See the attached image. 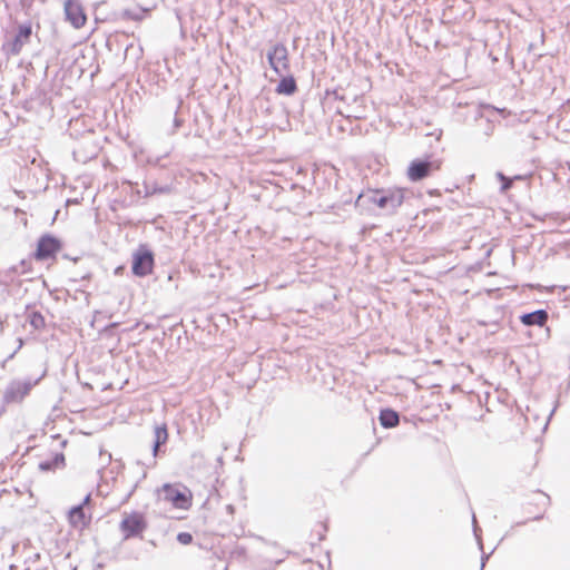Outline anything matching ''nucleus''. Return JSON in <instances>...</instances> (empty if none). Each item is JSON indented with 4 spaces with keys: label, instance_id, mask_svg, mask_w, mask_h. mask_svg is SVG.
Here are the masks:
<instances>
[{
    "label": "nucleus",
    "instance_id": "obj_1",
    "mask_svg": "<svg viewBox=\"0 0 570 570\" xmlns=\"http://www.w3.org/2000/svg\"><path fill=\"white\" fill-rule=\"evenodd\" d=\"M362 198H366L367 202L382 208L387 214L393 215L404 202L405 189L392 187L386 189L371 190L367 195L361 194L356 203H358Z\"/></svg>",
    "mask_w": 570,
    "mask_h": 570
},
{
    "label": "nucleus",
    "instance_id": "obj_2",
    "mask_svg": "<svg viewBox=\"0 0 570 570\" xmlns=\"http://www.w3.org/2000/svg\"><path fill=\"white\" fill-rule=\"evenodd\" d=\"M45 376V373L41 374L37 379L26 377V379H14L8 383L3 393H2V403L3 404H17L21 403L24 397L30 393V391L39 384V382Z\"/></svg>",
    "mask_w": 570,
    "mask_h": 570
},
{
    "label": "nucleus",
    "instance_id": "obj_3",
    "mask_svg": "<svg viewBox=\"0 0 570 570\" xmlns=\"http://www.w3.org/2000/svg\"><path fill=\"white\" fill-rule=\"evenodd\" d=\"M326 96H333L335 100H340L346 105V111L337 108L336 114L347 119H363L366 117L363 95H341L337 89H334L326 90Z\"/></svg>",
    "mask_w": 570,
    "mask_h": 570
},
{
    "label": "nucleus",
    "instance_id": "obj_4",
    "mask_svg": "<svg viewBox=\"0 0 570 570\" xmlns=\"http://www.w3.org/2000/svg\"><path fill=\"white\" fill-rule=\"evenodd\" d=\"M159 499L173 504L174 508L187 510L191 505V493L181 484L165 483L157 489Z\"/></svg>",
    "mask_w": 570,
    "mask_h": 570
},
{
    "label": "nucleus",
    "instance_id": "obj_5",
    "mask_svg": "<svg viewBox=\"0 0 570 570\" xmlns=\"http://www.w3.org/2000/svg\"><path fill=\"white\" fill-rule=\"evenodd\" d=\"M148 528L145 515L139 511L125 513L119 524V529L124 535V540L132 538H142V533Z\"/></svg>",
    "mask_w": 570,
    "mask_h": 570
},
{
    "label": "nucleus",
    "instance_id": "obj_6",
    "mask_svg": "<svg viewBox=\"0 0 570 570\" xmlns=\"http://www.w3.org/2000/svg\"><path fill=\"white\" fill-rule=\"evenodd\" d=\"M155 264V255L146 245L140 244L132 253L131 272L137 277H145L151 274Z\"/></svg>",
    "mask_w": 570,
    "mask_h": 570
},
{
    "label": "nucleus",
    "instance_id": "obj_7",
    "mask_svg": "<svg viewBox=\"0 0 570 570\" xmlns=\"http://www.w3.org/2000/svg\"><path fill=\"white\" fill-rule=\"evenodd\" d=\"M32 36V24L30 21L18 26L16 35L3 42L2 51L8 56L20 55L23 46L30 42Z\"/></svg>",
    "mask_w": 570,
    "mask_h": 570
},
{
    "label": "nucleus",
    "instance_id": "obj_8",
    "mask_svg": "<svg viewBox=\"0 0 570 570\" xmlns=\"http://www.w3.org/2000/svg\"><path fill=\"white\" fill-rule=\"evenodd\" d=\"M61 248V239L50 233H46L38 238L33 257L39 262L48 261L55 258Z\"/></svg>",
    "mask_w": 570,
    "mask_h": 570
},
{
    "label": "nucleus",
    "instance_id": "obj_9",
    "mask_svg": "<svg viewBox=\"0 0 570 570\" xmlns=\"http://www.w3.org/2000/svg\"><path fill=\"white\" fill-rule=\"evenodd\" d=\"M267 61L273 71L283 76L289 70L288 51L285 45L277 42L273 45L267 51Z\"/></svg>",
    "mask_w": 570,
    "mask_h": 570
},
{
    "label": "nucleus",
    "instance_id": "obj_10",
    "mask_svg": "<svg viewBox=\"0 0 570 570\" xmlns=\"http://www.w3.org/2000/svg\"><path fill=\"white\" fill-rule=\"evenodd\" d=\"M440 168V163L416 158L412 160L407 167V177L411 181L416 183L429 177L433 170Z\"/></svg>",
    "mask_w": 570,
    "mask_h": 570
},
{
    "label": "nucleus",
    "instance_id": "obj_11",
    "mask_svg": "<svg viewBox=\"0 0 570 570\" xmlns=\"http://www.w3.org/2000/svg\"><path fill=\"white\" fill-rule=\"evenodd\" d=\"M65 17L70 24L80 29L87 21V16L81 3L78 0H66L65 1Z\"/></svg>",
    "mask_w": 570,
    "mask_h": 570
},
{
    "label": "nucleus",
    "instance_id": "obj_12",
    "mask_svg": "<svg viewBox=\"0 0 570 570\" xmlns=\"http://www.w3.org/2000/svg\"><path fill=\"white\" fill-rule=\"evenodd\" d=\"M168 441V430L165 423L156 425L154 429V440L151 444L153 459L147 466H154L156 464V459L164 453L161 446L165 445Z\"/></svg>",
    "mask_w": 570,
    "mask_h": 570
},
{
    "label": "nucleus",
    "instance_id": "obj_13",
    "mask_svg": "<svg viewBox=\"0 0 570 570\" xmlns=\"http://www.w3.org/2000/svg\"><path fill=\"white\" fill-rule=\"evenodd\" d=\"M474 110V118L476 121H479V126L481 127L482 135L484 137H490L494 131V122L489 118L485 117L483 114V110L491 109L489 105H473Z\"/></svg>",
    "mask_w": 570,
    "mask_h": 570
},
{
    "label": "nucleus",
    "instance_id": "obj_14",
    "mask_svg": "<svg viewBox=\"0 0 570 570\" xmlns=\"http://www.w3.org/2000/svg\"><path fill=\"white\" fill-rule=\"evenodd\" d=\"M520 322L524 325V326H544L548 318H549V314L546 309L543 308H540V309H537V311H533V312H530V313H523L522 315H520Z\"/></svg>",
    "mask_w": 570,
    "mask_h": 570
},
{
    "label": "nucleus",
    "instance_id": "obj_15",
    "mask_svg": "<svg viewBox=\"0 0 570 570\" xmlns=\"http://www.w3.org/2000/svg\"><path fill=\"white\" fill-rule=\"evenodd\" d=\"M281 79L275 88L276 94L284 96H292L297 91L296 79L288 72L279 76Z\"/></svg>",
    "mask_w": 570,
    "mask_h": 570
},
{
    "label": "nucleus",
    "instance_id": "obj_16",
    "mask_svg": "<svg viewBox=\"0 0 570 570\" xmlns=\"http://www.w3.org/2000/svg\"><path fill=\"white\" fill-rule=\"evenodd\" d=\"M65 455L62 452H56L50 459L39 462V470L43 472H51L65 466Z\"/></svg>",
    "mask_w": 570,
    "mask_h": 570
},
{
    "label": "nucleus",
    "instance_id": "obj_17",
    "mask_svg": "<svg viewBox=\"0 0 570 570\" xmlns=\"http://www.w3.org/2000/svg\"><path fill=\"white\" fill-rule=\"evenodd\" d=\"M379 421L384 429H393L399 425L400 415L395 410L385 407L380 411Z\"/></svg>",
    "mask_w": 570,
    "mask_h": 570
},
{
    "label": "nucleus",
    "instance_id": "obj_18",
    "mask_svg": "<svg viewBox=\"0 0 570 570\" xmlns=\"http://www.w3.org/2000/svg\"><path fill=\"white\" fill-rule=\"evenodd\" d=\"M68 517H69V522L72 525H75V527H77V525L85 527L87 524V520H86V513H85V509H83V503H79V504L72 507L69 510Z\"/></svg>",
    "mask_w": 570,
    "mask_h": 570
},
{
    "label": "nucleus",
    "instance_id": "obj_19",
    "mask_svg": "<svg viewBox=\"0 0 570 570\" xmlns=\"http://www.w3.org/2000/svg\"><path fill=\"white\" fill-rule=\"evenodd\" d=\"M173 187L170 185H158L157 183L144 181V197H150L157 194H170Z\"/></svg>",
    "mask_w": 570,
    "mask_h": 570
},
{
    "label": "nucleus",
    "instance_id": "obj_20",
    "mask_svg": "<svg viewBox=\"0 0 570 570\" xmlns=\"http://www.w3.org/2000/svg\"><path fill=\"white\" fill-rule=\"evenodd\" d=\"M28 321H29V324L32 326L33 330H42L45 328L46 326V321H45V317L43 315L38 312V311H32L29 315H28Z\"/></svg>",
    "mask_w": 570,
    "mask_h": 570
},
{
    "label": "nucleus",
    "instance_id": "obj_21",
    "mask_svg": "<svg viewBox=\"0 0 570 570\" xmlns=\"http://www.w3.org/2000/svg\"><path fill=\"white\" fill-rule=\"evenodd\" d=\"M146 11L142 9H126L122 12V17L129 20L138 21L141 20Z\"/></svg>",
    "mask_w": 570,
    "mask_h": 570
},
{
    "label": "nucleus",
    "instance_id": "obj_22",
    "mask_svg": "<svg viewBox=\"0 0 570 570\" xmlns=\"http://www.w3.org/2000/svg\"><path fill=\"white\" fill-rule=\"evenodd\" d=\"M515 179H521V176L518 175V176H514L513 178L507 176L505 180H503L501 183L500 191L501 193H507L509 189H511L512 185H513V181Z\"/></svg>",
    "mask_w": 570,
    "mask_h": 570
},
{
    "label": "nucleus",
    "instance_id": "obj_23",
    "mask_svg": "<svg viewBox=\"0 0 570 570\" xmlns=\"http://www.w3.org/2000/svg\"><path fill=\"white\" fill-rule=\"evenodd\" d=\"M177 541L184 546L190 544L193 542V535L189 532H179L177 534Z\"/></svg>",
    "mask_w": 570,
    "mask_h": 570
},
{
    "label": "nucleus",
    "instance_id": "obj_24",
    "mask_svg": "<svg viewBox=\"0 0 570 570\" xmlns=\"http://www.w3.org/2000/svg\"><path fill=\"white\" fill-rule=\"evenodd\" d=\"M168 154H164L161 156H148L147 163L153 166H163L160 163L164 158H166Z\"/></svg>",
    "mask_w": 570,
    "mask_h": 570
},
{
    "label": "nucleus",
    "instance_id": "obj_25",
    "mask_svg": "<svg viewBox=\"0 0 570 570\" xmlns=\"http://www.w3.org/2000/svg\"><path fill=\"white\" fill-rule=\"evenodd\" d=\"M478 531H479V528H478V525H476V523H475V517L473 515V532H474V535H475V538H476V541H478L479 548H480V550L482 551V550H483V544H482V540H481V537H480V534L478 533Z\"/></svg>",
    "mask_w": 570,
    "mask_h": 570
},
{
    "label": "nucleus",
    "instance_id": "obj_26",
    "mask_svg": "<svg viewBox=\"0 0 570 570\" xmlns=\"http://www.w3.org/2000/svg\"><path fill=\"white\" fill-rule=\"evenodd\" d=\"M494 549L490 552V553H484L482 552V557H481V568L480 570H483L484 566H485V562L488 561V559L490 558V556L493 553Z\"/></svg>",
    "mask_w": 570,
    "mask_h": 570
},
{
    "label": "nucleus",
    "instance_id": "obj_27",
    "mask_svg": "<svg viewBox=\"0 0 570 570\" xmlns=\"http://www.w3.org/2000/svg\"><path fill=\"white\" fill-rule=\"evenodd\" d=\"M181 125H183V120H181V119H179L178 117H175V118H174V128H175V130H176L177 128H179Z\"/></svg>",
    "mask_w": 570,
    "mask_h": 570
},
{
    "label": "nucleus",
    "instance_id": "obj_28",
    "mask_svg": "<svg viewBox=\"0 0 570 570\" xmlns=\"http://www.w3.org/2000/svg\"><path fill=\"white\" fill-rule=\"evenodd\" d=\"M495 177L498 178L499 181H503L505 180L507 176L502 173V171H497L495 174Z\"/></svg>",
    "mask_w": 570,
    "mask_h": 570
},
{
    "label": "nucleus",
    "instance_id": "obj_29",
    "mask_svg": "<svg viewBox=\"0 0 570 570\" xmlns=\"http://www.w3.org/2000/svg\"><path fill=\"white\" fill-rule=\"evenodd\" d=\"M27 265H28V262H27L26 259H22V261L20 262V266L23 268V269L21 271V274H24V273H26V267H27Z\"/></svg>",
    "mask_w": 570,
    "mask_h": 570
},
{
    "label": "nucleus",
    "instance_id": "obj_30",
    "mask_svg": "<svg viewBox=\"0 0 570 570\" xmlns=\"http://www.w3.org/2000/svg\"><path fill=\"white\" fill-rule=\"evenodd\" d=\"M90 500H91V494H90V493H88V494L83 498V500H82V502H81V503H83V507H85L86 504H88V503L90 502Z\"/></svg>",
    "mask_w": 570,
    "mask_h": 570
},
{
    "label": "nucleus",
    "instance_id": "obj_31",
    "mask_svg": "<svg viewBox=\"0 0 570 570\" xmlns=\"http://www.w3.org/2000/svg\"><path fill=\"white\" fill-rule=\"evenodd\" d=\"M62 258L65 259H70L72 262H77L78 261V257H71V255H68V254H63L62 255Z\"/></svg>",
    "mask_w": 570,
    "mask_h": 570
},
{
    "label": "nucleus",
    "instance_id": "obj_32",
    "mask_svg": "<svg viewBox=\"0 0 570 570\" xmlns=\"http://www.w3.org/2000/svg\"><path fill=\"white\" fill-rule=\"evenodd\" d=\"M556 409H557V406H554V407L551 410V412H550V414H549L548 420H550V419H551V416H552V415H553V413L556 412ZM547 422H549V421H547ZM547 425H548V423H546L544 429L547 428Z\"/></svg>",
    "mask_w": 570,
    "mask_h": 570
},
{
    "label": "nucleus",
    "instance_id": "obj_33",
    "mask_svg": "<svg viewBox=\"0 0 570 570\" xmlns=\"http://www.w3.org/2000/svg\"><path fill=\"white\" fill-rule=\"evenodd\" d=\"M528 522V520H524V521H521V522H517L515 525H523Z\"/></svg>",
    "mask_w": 570,
    "mask_h": 570
},
{
    "label": "nucleus",
    "instance_id": "obj_34",
    "mask_svg": "<svg viewBox=\"0 0 570 570\" xmlns=\"http://www.w3.org/2000/svg\"><path fill=\"white\" fill-rule=\"evenodd\" d=\"M542 518H543V515H542V514H539V515H535V517L533 518V520H541Z\"/></svg>",
    "mask_w": 570,
    "mask_h": 570
},
{
    "label": "nucleus",
    "instance_id": "obj_35",
    "mask_svg": "<svg viewBox=\"0 0 570 570\" xmlns=\"http://www.w3.org/2000/svg\"><path fill=\"white\" fill-rule=\"evenodd\" d=\"M11 271H12L13 273H18V266H12V267H11Z\"/></svg>",
    "mask_w": 570,
    "mask_h": 570
},
{
    "label": "nucleus",
    "instance_id": "obj_36",
    "mask_svg": "<svg viewBox=\"0 0 570 570\" xmlns=\"http://www.w3.org/2000/svg\"><path fill=\"white\" fill-rule=\"evenodd\" d=\"M479 324H480V325L485 326V325H488L489 323H488V322H485V321H479Z\"/></svg>",
    "mask_w": 570,
    "mask_h": 570
},
{
    "label": "nucleus",
    "instance_id": "obj_37",
    "mask_svg": "<svg viewBox=\"0 0 570 570\" xmlns=\"http://www.w3.org/2000/svg\"><path fill=\"white\" fill-rule=\"evenodd\" d=\"M132 48V45L126 47V53Z\"/></svg>",
    "mask_w": 570,
    "mask_h": 570
},
{
    "label": "nucleus",
    "instance_id": "obj_38",
    "mask_svg": "<svg viewBox=\"0 0 570 570\" xmlns=\"http://www.w3.org/2000/svg\"><path fill=\"white\" fill-rule=\"evenodd\" d=\"M81 278L82 279L89 278V274L82 275Z\"/></svg>",
    "mask_w": 570,
    "mask_h": 570
},
{
    "label": "nucleus",
    "instance_id": "obj_39",
    "mask_svg": "<svg viewBox=\"0 0 570 570\" xmlns=\"http://www.w3.org/2000/svg\"><path fill=\"white\" fill-rule=\"evenodd\" d=\"M117 325H118V323H111V324L109 325V327H115V326H117Z\"/></svg>",
    "mask_w": 570,
    "mask_h": 570
},
{
    "label": "nucleus",
    "instance_id": "obj_40",
    "mask_svg": "<svg viewBox=\"0 0 570 570\" xmlns=\"http://www.w3.org/2000/svg\"><path fill=\"white\" fill-rule=\"evenodd\" d=\"M66 444H67V440H63V441L61 442V445H62V446H65Z\"/></svg>",
    "mask_w": 570,
    "mask_h": 570
},
{
    "label": "nucleus",
    "instance_id": "obj_41",
    "mask_svg": "<svg viewBox=\"0 0 570 570\" xmlns=\"http://www.w3.org/2000/svg\"><path fill=\"white\" fill-rule=\"evenodd\" d=\"M217 460H218L219 463L223 462V458L222 456H219Z\"/></svg>",
    "mask_w": 570,
    "mask_h": 570
},
{
    "label": "nucleus",
    "instance_id": "obj_42",
    "mask_svg": "<svg viewBox=\"0 0 570 570\" xmlns=\"http://www.w3.org/2000/svg\"><path fill=\"white\" fill-rule=\"evenodd\" d=\"M491 324H492V325H494V326H498V325H499V323H498V322H493V323H491Z\"/></svg>",
    "mask_w": 570,
    "mask_h": 570
},
{
    "label": "nucleus",
    "instance_id": "obj_43",
    "mask_svg": "<svg viewBox=\"0 0 570 570\" xmlns=\"http://www.w3.org/2000/svg\"><path fill=\"white\" fill-rule=\"evenodd\" d=\"M225 570H227V568H225Z\"/></svg>",
    "mask_w": 570,
    "mask_h": 570
}]
</instances>
